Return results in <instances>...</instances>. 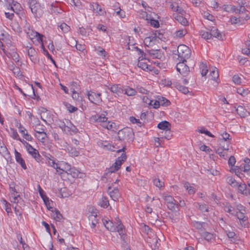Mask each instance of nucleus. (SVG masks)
<instances>
[{
    "label": "nucleus",
    "mask_w": 250,
    "mask_h": 250,
    "mask_svg": "<svg viewBox=\"0 0 250 250\" xmlns=\"http://www.w3.org/2000/svg\"><path fill=\"white\" fill-rule=\"evenodd\" d=\"M29 7L32 13L37 16L39 10L40 9V5L36 0H29Z\"/></svg>",
    "instance_id": "nucleus-18"
},
{
    "label": "nucleus",
    "mask_w": 250,
    "mask_h": 250,
    "mask_svg": "<svg viewBox=\"0 0 250 250\" xmlns=\"http://www.w3.org/2000/svg\"><path fill=\"white\" fill-rule=\"evenodd\" d=\"M5 55L8 57H11L16 62H19L20 61V56L16 52V49L15 47L11 49L10 52L7 51V54Z\"/></svg>",
    "instance_id": "nucleus-25"
},
{
    "label": "nucleus",
    "mask_w": 250,
    "mask_h": 250,
    "mask_svg": "<svg viewBox=\"0 0 250 250\" xmlns=\"http://www.w3.org/2000/svg\"><path fill=\"white\" fill-rule=\"evenodd\" d=\"M138 58L137 65L144 70L146 71H152L154 70V67L148 64V61L146 58V54L144 52V54H141Z\"/></svg>",
    "instance_id": "nucleus-6"
},
{
    "label": "nucleus",
    "mask_w": 250,
    "mask_h": 250,
    "mask_svg": "<svg viewBox=\"0 0 250 250\" xmlns=\"http://www.w3.org/2000/svg\"><path fill=\"white\" fill-rule=\"evenodd\" d=\"M60 194L62 198H67L71 195V193L67 188H62L60 191Z\"/></svg>",
    "instance_id": "nucleus-51"
},
{
    "label": "nucleus",
    "mask_w": 250,
    "mask_h": 250,
    "mask_svg": "<svg viewBox=\"0 0 250 250\" xmlns=\"http://www.w3.org/2000/svg\"><path fill=\"white\" fill-rule=\"evenodd\" d=\"M220 145L219 147L216 150V152L220 156L226 159L229 156L228 152H231L232 147L229 144L227 143V145H225V142H221Z\"/></svg>",
    "instance_id": "nucleus-7"
},
{
    "label": "nucleus",
    "mask_w": 250,
    "mask_h": 250,
    "mask_svg": "<svg viewBox=\"0 0 250 250\" xmlns=\"http://www.w3.org/2000/svg\"><path fill=\"white\" fill-rule=\"evenodd\" d=\"M28 152L36 160L37 162L41 160V156L38 151L33 148L30 144L26 147Z\"/></svg>",
    "instance_id": "nucleus-17"
},
{
    "label": "nucleus",
    "mask_w": 250,
    "mask_h": 250,
    "mask_svg": "<svg viewBox=\"0 0 250 250\" xmlns=\"http://www.w3.org/2000/svg\"><path fill=\"white\" fill-rule=\"evenodd\" d=\"M160 245V240L157 237H155L152 240L151 247L153 250H157Z\"/></svg>",
    "instance_id": "nucleus-47"
},
{
    "label": "nucleus",
    "mask_w": 250,
    "mask_h": 250,
    "mask_svg": "<svg viewBox=\"0 0 250 250\" xmlns=\"http://www.w3.org/2000/svg\"><path fill=\"white\" fill-rule=\"evenodd\" d=\"M202 237L208 241H212L214 240V236L213 234L208 232H204L202 234Z\"/></svg>",
    "instance_id": "nucleus-43"
},
{
    "label": "nucleus",
    "mask_w": 250,
    "mask_h": 250,
    "mask_svg": "<svg viewBox=\"0 0 250 250\" xmlns=\"http://www.w3.org/2000/svg\"><path fill=\"white\" fill-rule=\"evenodd\" d=\"M26 51L30 59V60L35 62L37 60V52L35 49L32 47L27 46L26 47Z\"/></svg>",
    "instance_id": "nucleus-23"
},
{
    "label": "nucleus",
    "mask_w": 250,
    "mask_h": 250,
    "mask_svg": "<svg viewBox=\"0 0 250 250\" xmlns=\"http://www.w3.org/2000/svg\"><path fill=\"white\" fill-rule=\"evenodd\" d=\"M39 111L41 119L46 124L49 125L52 122V116L49 111L44 108L41 107L39 109Z\"/></svg>",
    "instance_id": "nucleus-9"
},
{
    "label": "nucleus",
    "mask_w": 250,
    "mask_h": 250,
    "mask_svg": "<svg viewBox=\"0 0 250 250\" xmlns=\"http://www.w3.org/2000/svg\"><path fill=\"white\" fill-rule=\"evenodd\" d=\"M51 210V216L56 221L60 222L63 219V217L60 211L56 209Z\"/></svg>",
    "instance_id": "nucleus-31"
},
{
    "label": "nucleus",
    "mask_w": 250,
    "mask_h": 250,
    "mask_svg": "<svg viewBox=\"0 0 250 250\" xmlns=\"http://www.w3.org/2000/svg\"><path fill=\"white\" fill-rule=\"evenodd\" d=\"M223 9L224 11H226L229 13L234 12L236 11V7L235 6H233L231 5H224L223 6Z\"/></svg>",
    "instance_id": "nucleus-44"
},
{
    "label": "nucleus",
    "mask_w": 250,
    "mask_h": 250,
    "mask_svg": "<svg viewBox=\"0 0 250 250\" xmlns=\"http://www.w3.org/2000/svg\"><path fill=\"white\" fill-rule=\"evenodd\" d=\"M228 182L232 187L234 188H236L237 187H238V185L239 183L231 177H229L228 178Z\"/></svg>",
    "instance_id": "nucleus-57"
},
{
    "label": "nucleus",
    "mask_w": 250,
    "mask_h": 250,
    "mask_svg": "<svg viewBox=\"0 0 250 250\" xmlns=\"http://www.w3.org/2000/svg\"><path fill=\"white\" fill-rule=\"evenodd\" d=\"M52 137L56 143L59 144L61 146L66 148L67 146V143L61 138L59 135L55 132L52 133Z\"/></svg>",
    "instance_id": "nucleus-21"
},
{
    "label": "nucleus",
    "mask_w": 250,
    "mask_h": 250,
    "mask_svg": "<svg viewBox=\"0 0 250 250\" xmlns=\"http://www.w3.org/2000/svg\"><path fill=\"white\" fill-rule=\"evenodd\" d=\"M245 208L241 204L237 205L236 215L241 223H244L247 220V218L245 215Z\"/></svg>",
    "instance_id": "nucleus-12"
},
{
    "label": "nucleus",
    "mask_w": 250,
    "mask_h": 250,
    "mask_svg": "<svg viewBox=\"0 0 250 250\" xmlns=\"http://www.w3.org/2000/svg\"><path fill=\"white\" fill-rule=\"evenodd\" d=\"M126 159V155L122 154V155L118 157L116 162L109 168L107 175L111 176L113 173L117 171L120 168L122 164Z\"/></svg>",
    "instance_id": "nucleus-8"
},
{
    "label": "nucleus",
    "mask_w": 250,
    "mask_h": 250,
    "mask_svg": "<svg viewBox=\"0 0 250 250\" xmlns=\"http://www.w3.org/2000/svg\"><path fill=\"white\" fill-rule=\"evenodd\" d=\"M48 164L50 166L56 169L57 172L60 175L64 173H67L68 171L70 170V166L63 161L56 163L54 160L49 159Z\"/></svg>",
    "instance_id": "nucleus-4"
},
{
    "label": "nucleus",
    "mask_w": 250,
    "mask_h": 250,
    "mask_svg": "<svg viewBox=\"0 0 250 250\" xmlns=\"http://www.w3.org/2000/svg\"><path fill=\"white\" fill-rule=\"evenodd\" d=\"M198 130L201 133L205 134L209 137H214V135L205 127H201L200 128H199Z\"/></svg>",
    "instance_id": "nucleus-64"
},
{
    "label": "nucleus",
    "mask_w": 250,
    "mask_h": 250,
    "mask_svg": "<svg viewBox=\"0 0 250 250\" xmlns=\"http://www.w3.org/2000/svg\"><path fill=\"white\" fill-rule=\"evenodd\" d=\"M109 184L107 192L110 198L114 201H118L121 197V193L118 189L119 180L118 179H113L109 181Z\"/></svg>",
    "instance_id": "nucleus-2"
},
{
    "label": "nucleus",
    "mask_w": 250,
    "mask_h": 250,
    "mask_svg": "<svg viewBox=\"0 0 250 250\" xmlns=\"http://www.w3.org/2000/svg\"><path fill=\"white\" fill-rule=\"evenodd\" d=\"M99 205L104 208H106L109 205L107 198L103 197L99 201Z\"/></svg>",
    "instance_id": "nucleus-45"
},
{
    "label": "nucleus",
    "mask_w": 250,
    "mask_h": 250,
    "mask_svg": "<svg viewBox=\"0 0 250 250\" xmlns=\"http://www.w3.org/2000/svg\"><path fill=\"white\" fill-rule=\"evenodd\" d=\"M39 193L40 194V196H41L43 200V202L44 204H45V206L46 207L50 209L51 207H50V202L49 200V198L45 195V193L44 191L40 187L39 188Z\"/></svg>",
    "instance_id": "nucleus-32"
},
{
    "label": "nucleus",
    "mask_w": 250,
    "mask_h": 250,
    "mask_svg": "<svg viewBox=\"0 0 250 250\" xmlns=\"http://www.w3.org/2000/svg\"><path fill=\"white\" fill-rule=\"evenodd\" d=\"M224 210L225 211L229 213L230 214H236V210L234 209L229 203H226L224 206Z\"/></svg>",
    "instance_id": "nucleus-42"
},
{
    "label": "nucleus",
    "mask_w": 250,
    "mask_h": 250,
    "mask_svg": "<svg viewBox=\"0 0 250 250\" xmlns=\"http://www.w3.org/2000/svg\"><path fill=\"white\" fill-rule=\"evenodd\" d=\"M95 51H96L97 53L99 55H100L104 58H105L106 56V55H107L106 52L105 51V50L104 48H103L102 47H101L100 46H98L97 47H95Z\"/></svg>",
    "instance_id": "nucleus-48"
},
{
    "label": "nucleus",
    "mask_w": 250,
    "mask_h": 250,
    "mask_svg": "<svg viewBox=\"0 0 250 250\" xmlns=\"http://www.w3.org/2000/svg\"><path fill=\"white\" fill-rule=\"evenodd\" d=\"M24 31L26 34L27 36L33 42H36L38 43H41L43 46L42 38L43 35L38 32L34 31L28 23H26L24 26Z\"/></svg>",
    "instance_id": "nucleus-3"
},
{
    "label": "nucleus",
    "mask_w": 250,
    "mask_h": 250,
    "mask_svg": "<svg viewBox=\"0 0 250 250\" xmlns=\"http://www.w3.org/2000/svg\"><path fill=\"white\" fill-rule=\"evenodd\" d=\"M107 118L105 116L96 115L91 117V121L100 123L101 125L104 121H106Z\"/></svg>",
    "instance_id": "nucleus-34"
},
{
    "label": "nucleus",
    "mask_w": 250,
    "mask_h": 250,
    "mask_svg": "<svg viewBox=\"0 0 250 250\" xmlns=\"http://www.w3.org/2000/svg\"><path fill=\"white\" fill-rule=\"evenodd\" d=\"M173 16L174 19L182 25L186 26L188 24V21H187V19L182 16L174 14Z\"/></svg>",
    "instance_id": "nucleus-35"
},
{
    "label": "nucleus",
    "mask_w": 250,
    "mask_h": 250,
    "mask_svg": "<svg viewBox=\"0 0 250 250\" xmlns=\"http://www.w3.org/2000/svg\"><path fill=\"white\" fill-rule=\"evenodd\" d=\"M136 93L137 91L132 88L127 87L125 89V93L128 96H134L136 95Z\"/></svg>",
    "instance_id": "nucleus-60"
},
{
    "label": "nucleus",
    "mask_w": 250,
    "mask_h": 250,
    "mask_svg": "<svg viewBox=\"0 0 250 250\" xmlns=\"http://www.w3.org/2000/svg\"><path fill=\"white\" fill-rule=\"evenodd\" d=\"M157 99L159 104V106L160 105L167 106L170 104V101L165 97L158 96Z\"/></svg>",
    "instance_id": "nucleus-37"
},
{
    "label": "nucleus",
    "mask_w": 250,
    "mask_h": 250,
    "mask_svg": "<svg viewBox=\"0 0 250 250\" xmlns=\"http://www.w3.org/2000/svg\"><path fill=\"white\" fill-rule=\"evenodd\" d=\"M211 36L217 38L218 40L223 41L225 37L224 35L222 34L216 27H212L210 29Z\"/></svg>",
    "instance_id": "nucleus-22"
},
{
    "label": "nucleus",
    "mask_w": 250,
    "mask_h": 250,
    "mask_svg": "<svg viewBox=\"0 0 250 250\" xmlns=\"http://www.w3.org/2000/svg\"><path fill=\"white\" fill-rule=\"evenodd\" d=\"M187 61H180L176 65V69L178 72L183 77H187L189 73V67L185 63Z\"/></svg>",
    "instance_id": "nucleus-11"
},
{
    "label": "nucleus",
    "mask_w": 250,
    "mask_h": 250,
    "mask_svg": "<svg viewBox=\"0 0 250 250\" xmlns=\"http://www.w3.org/2000/svg\"><path fill=\"white\" fill-rule=\"evenodd\" d=\"M72 97L74 100L77 102H81L82 101V97L78 93L76 92L74 89L72 91Z\"/></svg>",
    "instance_id": "nucleus-61"
},
{
    "label": "nucleus",
    "mask_w": 250,
    "mask_h": 250,
    "mask_svg": "<svg viewBox=\"0 0 250 250\" xmlns=\"http://www.w3.org/2000/svg\"><path fill=\"white\" fill-rule=\"evenodd\" d=\"M19 131L26 140L28 141H32L33 139L32 136L28 133L26 129L21 125H20L19 127Z\"/></svg>",
    "instance_id": "nucleus-33"
},
{
    "label": "nucleus",
    "mask_w": 250,
    "mask_h": 250,
    "mask_svg": "<svg viewBox=\"0 0 250 250\" xmlns=\"http://www.w3.org/2000/svg\"><path fill=\"white\" fill-rule=\"evenodd\" d=\"M200 69L201 70V74L202 76H205L208 71L206 63L202 62L200 65Z\"/></svg>",
    "instance_id": "nucleus-55"
},
{
    "label": "nucleus",
    "mask_w": 250,
    "mask_h": 250,
    "mask_svg": "<svg viewBox=\"0 0 250 250\" xmlns=\"http://www.w3.org/2000/svg\"><path fill=\"white\" fill-rule=\"evenodd\" d=\"M36 131L35 137L42 143H44L47 138L46 134L44 132L43 129L41 131H38L37 128L35 129Z\"/></svg>",
    "instance_id": "nucleus-26"
},
{
    "label": "nucleus",
    "mask_w": 250,
    "mask_h": 250,
    "mask_svg": "<svg viewBox=\"0 0 250 250\" xmlns=\"http://www.w3.org/2000/svg\"><path fill=\"white\" fill-rule=\"evenodd\" d=\"M187 34V31L186 29H182L177 30L175 33V35L177 38H181Z\"/></svg>",
    "instance_id": "nucleus-53"
},
{
    "label": "nucleus",
    "mask_w": 250,
    "mask_h": 250,
    "mask_svg": "<svg viewBox=\"0 0 250 250\" xmlns=\"http://www.w3.org/2000/svg\"><path fill=\"white\" fill-rule=\"evenodd\" d=\"M67 173L70 174L74 178L79 177V175L80 174V173L78 171V170L74 168H72L71 167H70V170L68 171V173Z\"/></svg>",
    "instance_id": "nucleus-56"
},
{
    "label": "nucleus",
    "mask_w": 250,
    "mask_h": 250,
    "mask_svg": "<svg viewBox=\"0 0 250 250\" xmlns=\"http://www.w3.org/2000/svg\"><path fill=\"white\" fill-rule=\"evenodd\" d=\"M175 85V86L180 91H181L182 93H183L185 94H186L189 92L188 89V87L183 86L180 84H178L176 83L175 84H174Z\"/></svg>",
    "instance_id": "nucleus-52"
},
{
    "label": "nucleus",
    "mask_w": 250,
    "mask_h": 250,
    "mask_svg": "<svg viewBox=\"0 0 250 250\" xmlns=\"http://www.w3.org/2000/svg\"><path fill=\"white\" fill-rule=\"evenodd\" d=\"M177 53L180 61H187L186 60L189 59L191 56L190 49L184 44H181L178 46Z\"/></svg>",
    "instance_id": "nucleus-5"
},
{
    "label": "nucleus",
    "mask_w": 250,
    "mask_h": 250,
    "mask_svg": "<svg viewBox=\"0 0 250 250\" xmlns=\"http://www.w3.org/2000/svg\"><path fill=\"white\" fill-rule=\"evenodd\" d=\"M153 184L160 189H162L164 187V182L158 178H155L153 181Z\"/></svg>",
    "instance_id": "nucleus-50"
},
{
    "label": "nucleus",
    "mask_w": 250,
    "mask_h": 250,
    "mask_svg": "<svg viewBox=\"0 0 250 250\" xmlns=\"http://www.w3.org/2000/svg\"><path fill=\"white\" fill-rule=\"evenodd\" d=\"M199 34L202 38L206 40L210 39L211 38L210 32H209L205 30H201L199 32Z\"/></svg>",
    "instance_id": "nucleus-49"
},
{
    "label": "nucleus",
    "mask_w": 250,
    "mask_h": 250,
    "mask_svg": "<svg viewBox=\"0 0 250 250\" xmlns=\"http://www.w3.org/2000/svg\"><path fill=\"white\" fill-rule=\"evenodd\" d=\"M10 201L12 203L20 204L21 205H22L23 204V201L18 192L10 195Z\"/></svg>",
    "instance_id": "nucleus-29"
},
{
    "label": "nucleus",
    "mask_w": 250,
    "mask_h": 250,
    "mask_svg": "<svg viewBox=\"0 0 250 250\" xmlns=\"http://www.w3.org/2000/svg\"><path fill=\"white\" fill-rule=\"evenodd\" d=\"M169 8L173 12H177L181 15H184L185 11L179 6L178 3L176 1L170 0L168 1Z\"/></svg>",
    "instance_id": "nucleus-19"
},
{
    "label": "nucleus",
    "mask_w": 250,
    "mask_h": 250,
    "mask_svg": "<svg viewBox=\"0 0 250 250\" xmlns=\"http://www.w3.org/2000/svg\"><path fill=\"white\" fill-rule=\"evenodd\" d=\"M170 124L167 121H163L160 123L158 125V127L162 130H165L168 133H170L169 131Z\"/></svg>",
    "instance_id": "nucleus-36"
},
{
    "label": "nucleus",
    "mask_w": 250,
    "mask_h": 250,
    "mask_svg": "<svg viewBox=\"0 0 250 250\" xmlns=\"http://www.w3.org/2000/svg\"><path fill=\"white\" fill-rule=\"evenodd\" d=\"M250 160L247 159L244 163L242 164L240 166V169L241 171L244 172H248L250 170Z\"/></svg>",
    "instance_id": "nucleus-39"
},
{
    "label": "nucleus",
    "mask_w": 250,
    "mask_h": 250,
    "mask_svg": "<svg viewBox=\"0 0 250 250\" xmlns=\"http://www.w3.org/2000/svg\"><path fill=\"white\" fill-rule=\"evenodd\" d=\"M151 95L149 97L146 96H143L142 97V99L144 103L154 108H158L159 107V104L157 99V97L154 99Z\"/></svg>",
    "instance_id": "nucleus-14"
},
{
    "label": "nucleus",
    "mask_w": 250,
    "mask_h": 250,
    "mask_svg": "<svg viewBox=\"0 0 250 250\" xmlns=\"http://www.w3.org/2000/svg\"><path fill=\"white\" fill-rule=\"evenodd\" d=\"M87 95L89 100L96 104H98L102 102V99L101 98V94L96 93L94 92H88Z\"/></svg>",
    "instance_id": "nucleus-16"
},
{
    "label": "nucleus",
    "mask_w": 250,
    "mask_h": 250,
    "mask_svg": "<svg viewBox=\"0 0 250 250\" xmlns=\"http://www.w3.org/2000/svg\"><path fill=\"white\" fill-rule=\"evenodd\" d=\"M209 76L211 78H219V72L216 67H211L209 68Z\"/></svg>",
    "instance_id": "nucleus-40"
},
{
    "label": "nucleus",
    "mask_w": 250,
    "mask_h": 250,
    "mask_svg": "<svg viewBox=\"0 0 250 250\" xmlns=\"http://www.w3.org/2000/svg\"><path fill=\"white\" fill-rule=\"evenodd\" d=\"M160 35L161 34L159 31H156L154 35L145 38L144 41L145 45L147 47L153 46L155 44L157 38H161Z\"/></svg>",
    "instance_id": "nucleus-15"
},
{
    "label": "nucleus",
    "mask_w": 250,
    "mask_h": 250,
    "mask_svg": "<svg viewBox=\"0 0 250 250\" xmlns=\"http://www.w3.org/2000/svg\"><path fill=\"white\" fill-rule=\"evenodd\" d=\"M10 37L9 35L5 31L0 30V39L3 41L10 40Z\"/></svg>",
    "instance_id": "nucleus-54"
},
{
    "label": "nucleus",
    "mask_w": 250,
    "mask_h": 250,
    "mask_svg": "<svg viewBox=\"0 0 250 250\" xmlns=\"http://www.w3.org/2000/svg\"><path fill=\"white\" fill-rule=\"evenodd\" d=\"M236 112L241 117H244L246 114V110L242 106H239L236 109Z\"/></svg>",
    "instance_id": "nucleus-59"
},
{
    "label": "nucleus",
    "mask_w": 250,
    "mask_h": 250,
    "mask_svg": "<svg viewBox=\"0 0 250 250\" xmlns=\"http://www.w3.org/2000/svg\"><path fill=\"white\" fill-rule=\"evenodd\" d=\"M12 72L14 74V76L15 77H23V75L22 73L21 72L20 68L17 66H14L12 69Z\"/></svg>",
    "instance_id": "nucleus-46"
},
{
    "label": "nucleus",
    "mask_w": 250,
    "mask_h": 250,
    "mask_svg": "<svg viewBox=\"0 0 250 250\" xmlns=\"http://www.w3.org/2000/svg\"><path fill=\"white\" fill-rule=\"evenodd\" d=\"M59 27L63 33H67L70 30V27L64 22L61 23Z\"/></svg>",
    "instance_id": "nucleus-63"
},
{
    "label": "nucleus",
    "mask_w": 250,
    "mask_h": 250,
    "mask_svg": "<svg viewBox=\"0 0 250 250\" xmlns=\"http://www.w3.org/2000/svg\"><path fill=\"white\" fill-rule=\"evenodd\" d=\"M184 187L188 191L189 194H194L197 190L195 186L190 184L188 182H185L184 184Z\"/></svg>",
    "instance_id": "nucleus-28"
},
{
    "label": "nucleus",
    "mask_w": 250,
    "mask_h": 250,
    "mask_svg": "<svg viewBox=\"0 0 250 250\" xmlns=\"http://www.w3.org/2000/svg\"><path fill=\"white\" fill-rule=\"evenodd\" d=\"M236 188L237 189L239 193L244 195L248 196L250 194V192L248 191L247 186L245 183H239Z\"/></svg>",
    "instance_id": "nucleus-24"
},
{
    "label": "nucleus",
    "mask_w": 250,
    "mask_h": 250,
    "mask_svg": "<svg viewBox=\"0 0 250 250\" xmlns=\"http://www.w3.org/2000/svg\"><path fill=\"white\" fill-rule=\"evenodd\" d=\"M132 135V131L129 128H125L119 131L118 136L120 140H128Z\"/></svg>",
    "instance_id": "nucleus-13"
},
{
    "label": "nucleus",
    "mask_w": 250,
    "mask_h": 250,
    "mask_svg": "<svg viewBox=\"0 0 250 250\" xmlns=\"http://www.w3.org/2000/svg\"><path fill=\"white\" fill-rule=\"evenodd\" d=\"M90 9L97 13H99L102 10L101 6L98 3L94 2L90 3Z\"/></svg>",
    "instance_id": "nucleus-38"
},
{
    "label": "nucleus",
    "mask_w": 250,
    "mask_h": 250,
    "mask_svg": "<svg viewBox=\"0 0 250 250\" xmlns=\"http://www.w3.org/2000/svg\"><path fill=\"white\" fill-rule=\"evenodd\" d=\"M137 90L139 92L142 93L143 94L146 95L145 96L149 97L151 95H152V93L151 92H150L147 90L146 89L143 87H137Z\"/></svg>",
    "instance_id": "nucleus-58"
},
{
    "label": "nucleus",
    "mask_w": 250,
    "mask_h": 250,
    "mask_svg": "<svg viewBox=\"0 0 250 250\" xmlns=\"http://www.w3.org/2000/svg\"><path fill=\"white\" fill-rule=\"evenodd\" d=\"M237 93L243 97H245L249 93L248 89H245L242 87L238 88L237 89Z\"/></svg>",
    "instance_id": "nucleus-62"
},
{
    "label": "nucleus",
    "mask_w": 250,
    "mask_h": 250,
    "mask_svg": "<svg viewBox=\"0 0 250 250\" xmlns=\"http://www.w3.org/2000/svg\"><path fill=\"white\" fill-rule=\"evenodd\" d=\"M64 132L71 134L77 132V129L69 120H66V126L64 129Z\"/></svg>",
    "instance_id": "nucleus-20"
},
{
    "label": "nucleus",
    "mask_w": 250,
    "mask_h": 250,
    "mask_svg": "<svg viewBox=\"0 0 250 250\" xmlns=\"http://www.w3.org/2000/svg\"><path fill=\"white\" fill-rule=\"evenodd\" d=\"M163 198L168 208L172 211L178 210V205L176 203V202L175 199L171 196L168 195H164Z\"/></svg>",
    "instance_id": "nucleus-10"
},
{
    "label": "nucleus",
    "mask_w": 250,
    "mask_h": 250,
    "mask_svg": "<svg viewBox=\"0 0 250 250\" xmlns=\"http://www.w3.org/2000/svg\"><path fill=\"white\" fill-rule=\"evenodd\" d=\"M103 224L105 227L111 231H117L123 240L125 238V229L119 220H117L116 224L107 217H104L102 219Z\"/></svg>",
    "instance_id": "nucleus-1"
},
{
    "label": "nucleus",
    "mask_w": 250,
    "mask_h": 250,
    "mask_svg": "<svg viewBox=\"0 0 250 250\" xmlns=\"http://www.w3.org/2000/svg\"><path fill=\"white\" fill-rule=\"evenodd\" d=\"M15 155L16 161L20 164L21 167L24 169L27 168L26 164L24 160L22 159L21 154L17 151V150H15Z\"/></svg>",
    "instance_id": "nucleus-27"
},
{
    "label": "nucleus",
    "mask_w": 250,
    "mask_h": 250,
    "mask_svg": "<svg viewBox=\"0 0 250 250\" xmlns=\"http://www.w3.org/2000/svg\"><path fill=\"white\" fill-rule=\"evenodd\" d=\"M143 15L146 16V20L147 21V22L149 23L151 26L154 28H158L159 27L160 24L158 21L151 18H148L147 17V14L146 12H144Z\"/></svg>",
    "instance_id": "nucleus-30"
},
{
    "label": "nucleus",
    "mask_w": 250,
    "mask_h": 250,
    "mask_svg": "<svg viewBox=\"0 0 250 250\" xmlns=\"http://www.w3.org/2000/svg\"><path fill=\"white\" fill-rule=\"evenodd\" d=\"M22 8L21 4L17 2H13L12 4L10 7V9L15 13H18L19 11H21Z\"/></svg>",
    "instance_id": "nucleus-41"
}]
</instances>
